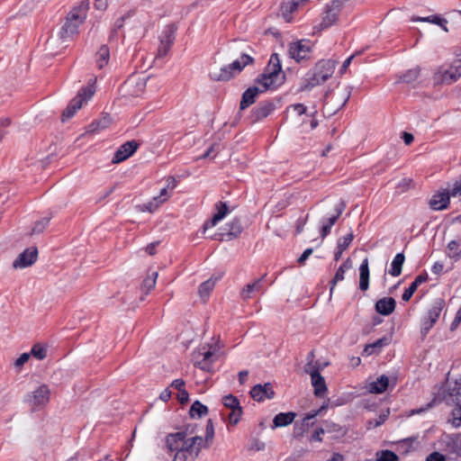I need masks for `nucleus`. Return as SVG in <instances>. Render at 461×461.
I'll list each match as a JSON object with an SVG mask.
<instances>
[{"instance_id":"nucleus-1","label":"nucleus","mask_w":461,"mask_h":461,"mask_svg":"<svg viewBox=\"0 0 461 461\" xmlns=\"http://www.w3.org/2000/svg\"><path fill=\"white\" fill-rule=\"evenodd\" d=\"M285 79V75L282 70L281 60L277 53L270 56L269 61L265 68L264 73L258 76L256 83L261 87L253 86L249 87L241 96L240 109L245 110L256 102L258 94L268 89H276Z\"/></svg>"},{"instance_id":"nucleus-2","label":"nucleus","mask_w":461,"mask_h":461,"mask_svg":"<svg viewBox=\"0 0 461 461\" xmlns=\"http://www.w3.org/2000/svg\"><path fill=\"white\" fill-rule=\"evenodd\" d=\"M191 434H168L166 444L168 449L175 452L174 461H194L201 447L212 442L213 434L190 437Z\"/></svg>"},{"instance_id":"nucleus-3","label":"nucleus","mask_w":461,"mask_h":461,"mask_svg":"<svg viewBox=\"0 0 461 461\" xmlns=\"http://www.w3.org/2000/svg\"><path fill=\"white\" fill-rule=\"evenodd\" d=\"M88 9L89 2L82 1L68 14L66 21L59 33L60 39L66 41L78 33V28L85 22Z\"/></svg>"},{"instance_id":"nucleus-4","label":"nucleus","mask_w":461,"mask_h":461,"mask_svg":"<svg viewBox=\"0 0 461 461\" xmlns=\"http://www.w3.org/2000/svg\"><path fill=\"white\" fill-rule=\"evenodd\" d=\"M335 63L330 59H322L315 64L305 76V83L301 90H310L314 86L325 83L334 73Z\"/></svg>"},{"instance_id":"nucleus-5","label":"nucleus","mask_w":461,"mask_h":461,"mask_svg":"<svg viewBox=\"0 0 461 461\" xmlns=\"http://www.w3.org/2000/svg\"><path fill=\"white\" fill-rule=\"evenodd\" d=\"M94 94L95 88L93 86L82 87L78 91L77 95L69 102L67 108L64 110L62 113V121L64 122L73 117L76 112L82 107L83 103L91 99Z\"/></svg>"},{"instance_id":"nucleus-6","label":"nucleus","mask_w":461,"mask_h":461,"mask_svg":"<svg viewBox=\"0 0 461 461\" xmlns=\"http://www.w3.org/2000/svg\"><path fill=\"white\" fill-rule=\"evenodd\" d=\"M325 406H321L316 411H312L304 415V417L299 421L296 420L294 423L295 429L299 430V432H306L311 428H313L312 432H325L328 430H336L335 428L330 429L327 425L325 428L317 424V416L325 409Z\"/></svg>"},{"instance_id":"nucleus-7","label":"nucleus","mask_w":461,"mask_h":461,"mask_svg":"<svg viewBox=\"0 0 461 461\" xmlns=\"http://www.w3.org/2000/svg\"><path fill=\"white\" fill-rule=\"evenodd\" d=\"M312 48L311 41L303 39L289 43L287 53L291 59L299 63L310 59Z\"/></svg>"},{"instance_id":"nucleus-8","label":"nucleus","mask_w":461,"mask_h":461,"mask_svg":"<svg viewBox=\"0 0 461 461\" xmlns=\"http://www.w3.org/2000/svg\"><path fill=\"white\" fill-rule=\"evenodd\" d=\"M445 306V301L441 298H438L434 301L430 309L428 311L426 316L422 319L420 333L422 336H426L431 328L438 321L441 312Z\"/></svg>"},{"instance_id":"nucleus-9","label":"nucleus","mask_w":461,"mask_h":461,"mask_svg":"<svg viewBox=\"0 0 461 461\" xmlns=\"http://www.w3.org/2000/svg\"><path fill=\"white\" fill-rule=\"evenodd\" d=\"M176 27L174 24L167 25L160 36V44L158 49V57L164 58L169 52L174 44Z\"/></svg>"},{"instance_id":"nucleus-10","label":"nucleus","mask_w":461,"mask_h":461,"mask_svg":"<svg viewBox=\"0 0 461 461\" xmlns=\"http://www.w3.org/2000/svg\"><path fill=\"white\" fill-rule=\"evenodd\" d=\"M276 110V104L274 101L260 102L256 107L251 110L249 120L251 123H256L259 121L269 116Z\"/></svg>"},{"instance_id":"nucleus-11","label":"nucleus","mask_w":461,"mask_h":461,"mask_svg":"<svg viewBox=\"0 0 461 461\" xmlns=\"http://www.w3.org/2000/svg\"><path fill=\"white\" fill-rule=\"evenodd\" d=\"M50 392L46 384L40 385L31 396V411L41 410L50 401Z\"/></svg>"},{"instance_id":"nucleus-12","label":"nucleus","mask_w":461,"mask_h":461,"mask_svg":"<svg viewBox=\"0 0 461 461\" xmlns=\"http://www.w3.org/2000/svg\"><path fill=\"white\" fill-rule=\"evenodd\" d=\"M222 403L226 408L230 410L229 413V422L230 424H237L242 414L239 399L232 394L225 395L222 398Z\"/></svg>"},{"instance_id":"nucleus-13","label":"nucleus","mask_w":461,"mask_h":461,"mask_svg":"<svg viewBox=\"0 0 461 461\" xmlns=\"http://www.w3.org/2000/svg\"><path fill=\"white\" fill-rule=\"evenodd\" d=\"M341 8L342 1L332 0L330 5L327 6L325 14L322 17V21L321 23V27L325 29L334 24V23L338 20Z\"/></svg>"},{"instance_id":"nucleus-14","label":"nucleus","mask_w":461,"mask_h":461,"mask_svg":"<svg viewBox=\"0 0 461 461\" xmlns=\"http://www.w3.org/2000/svg\"><path fill=\"white\" fill-rule=\"evenodd\" d=\"M459 77L456 75L453 66L448 68L439 67L433 76L435 84H447L450 85L456 82Z\"/></svg>"},{"instance_id":"nucleus-15","label":"nucleus","mask_w":461,"mask_h":461,"mask_svg":"<svg viewBox=\"0 0 461 461\" xmlns=\"http://www.w3.org/2000/svg\"><path fill=\"white\" fill-rule=\"evenodd\" d=\"M139 144L135 140L123 143L115 152L112 158L113 164L124 161L130 158L138 149Z\"/></svg>"},{"instance_id":"nucleus-16","label":"nucleus","mask_w":461,"mask_h":461,"mask_svg":"<svg viewBox=\"0 0 461 461\" xmlns=\"http://www.w3.org/2000/svg\"><path fill=\"white\" fill-rule=\"evenodd\" d=\"M346 208V203L344 201L340 200L334 207L335 214L331 217L323 221L321 229V237L324 239L330 233V230L332 226L336 223L339 216L342 214L343 211Z\"/></svg>"},{"instance_id":"nucleus-17","label":"nucleus","mask_w":461,"mask_h":461,"mask_svg":"<svg viewBox=\"0 0 461 461\" xmlns=\"http://www.w3.org/2000/svg\"><path fill=\"white\" fill-rule=\"evenodd\" d=\"M249 393L251 397L258 402H262L266 399H273L275 397L273 385L270 383L254 385Z\"/></svg>"},{"instance_id":"nucleus-18","label":"nucleus","mask_w":461,"mask_h":461,"mask_svg":"<svg viewBox=\"0 0 461 461\" xmlns=\"http://www.w3.org/2000/svg\"><path fill=\"white\" fill-rule=\"evenodd\" d=\"M444 400L447 402L461 403V377L454 383L447 384V389L444 394Z\"/></svg>"},{"instance_id":"nucleus-19","label":"nucleus","mask_w":461,"mask_h":461,"mask_svg":"<svg viewBox=\"0 0 461 461\" xmlns=\"http://www.w3.org/2000/svg\"><path fill=\"white\" fill-rule=\"evenodd\" d=\"M309 0H287L281 5V14L285 22L292 21V14L296 12L301 5H303Z\"/></svg>"},{"instance_id":"nucleus-20","label":"nucleus","mask_w":461,"mask_h":461,"mask_svg":"<svg viewBox=\"0 0 461 461\" xmlns=\"http://www.w3.org/2000/svg\"><path fill=\"white\" fill-rule=\"evenodd\" d=\"M242 229L240 219L234 218L226 224V231L219 234L221 236L219 240H222L227 238L228 240H231L242 232Z\"/></svg>"},{"instance_id":"nucleus-21","label":"nucleus","mask_w":461,"mask_h":461,"mask_svg":"<svg viewBox=\"0 0 461 461\" xmlns=\"http://www.w3.org/2000/svg\"><path fill=\"white\" fill-rule=\"evenodd\" d=\"M396 307V302L393 297H383L382 299H379L375 304V309L376 312H378L381 315H390Z\"/></svg>"},{"instance_id":"nucleus-22","label":"nucleus","mask_w":461,"mask_h":461,"mask_svg":"<svg viewBox=\"0 0 461 461\" xmlns=\"http://www.w3.org/2000/svg\"><path fill=\"white\" fill-rule=\"evenodd\" d=\"M215 209H216L217 212L212 216V218L211 220L207 221L204 223V225H203L204 230L215 226L229 212V207L225 202H218L215 204Z\"/></svg>"},{"instance_id":"nucleus-23","label":"nucleus","mask_w":461,"mask_h":461,"mask_svg":"<svg viewBox=\"0 0 461 461\" xmlns=\"http://www.w3.org/2000/svg\"><path fill=\"white\" fill-rule=\"evenodd\" d=\"M264 289L263 277L255 280L251 284H248L240 292V297L243 301H247L254 297L255 294L262 292Z\"/></svg>"},{"instance_id":"nucleus-24","label":"nucleus","mask_w":461,"mask_h":461,"mask_svg":"<svg viewBox=\"0 0 461 461\" xmlns=\"http://www.w3.org/2000/svg\"><path fill=\"white\" fill-rule=\"evenodd\" d=\"M32 227L31 228V235L40 234L49 225V222L50 221V215L49 213H46L45 215L41 216L39 213L34 212L32 217Z\"/></svg>"},{"instance_id":"nucleus-25","label":"nucleus","mask_w":461,"mask_h":461,"mask_svg":"<svg viewBox=\"0 0 461 461\" xmlns=\"http://www.w3.org/2000/svg\"><path fill=\"white\" fill-rule=\"evenodd\" d=\"M297 416L296 412L294 411H288V412H280L275 416L273 419V423L270 426L272 429H275L276 428H281L287 426L293 422L295 423V418Z\"/></svg>"},{"instance_id":"nucleus-26","label":"nucleus","mask_w":461,"mask_h":461,"mask_svg":"<svg viewBox=\"0 0 461 461\" xmlns=\"http://www.w3.org/2000/svg\"><path fill=\"white\" fill-rule=\"evenodd\" d=\"M449 194L447 192H440L432 196L429 201V205L433 210H444L449 203Z\"/></svg>"},{"instance_id":"nucleus-27","label":"nucleus","mask_w":461,"mask_h":461,"mask_svg":"<svg viewBox=\"0 0 461 461\" xmlns=\"http://www.w3.org/2000/svg\"><path fill=\"white\" fill-rule=\"evenodd\" d=\"M311 381L314 389V394L317 397H323L327 392V385L324 377L321 375V373H313L312 376L311 377Z\"/></svg>"},{"instance_id":"nucleus-28","label":"nucleus","mask_w":461,"mask_h":461,"mask_svg":"<svg viewBox=\"0 0 461 461\" xmlns=\"http://www.w3.org/2000/svg\"><path fill=\"white\" fill-rule=\"evenodd\" d=\"M124 87L131 95H139L145 88V81L140 78L131 77L124 83Z\"/></svg>"},{"instance_id":"nucleus-29","label":"nucleus","mask_w":461,"mask_h":461,"mask_svg":"<svg viewBox=\"0 0 461 461\" xmlns=\"http://www.w3.org/2000/svg\"><path fill=\"white\" fill-rule=\"evenodd\" d=\"M461 240H450L446 249V256L450 258L453 262H457L461 259Z\"/></svg>"},{"instance_id":"nucleus-30","label":"nucleus","mask_w":461,"mask_h":461,"mask_svg":"<svg viewBox=\"0 0 461 461\" xmlns=\"http://www.w3.org/2000/svg\"><path fill=\"white\" fill-rule=\"evenodd\" d=\"M389 386V378L385 375H382L368 385V391L372 393H382L387 390Z\"/></svg>"},{"instance_id":"nucleus-31","label":"nucleus","mask_w":461,"mask_h":461,"mask_svg":"<svg viewBox=\"0 0 461 461\" xmlns=\"http://www.w3.org/2000/svg\"><path fill=\"white\" fill-rule=\"evenodd\" d=\"M352 267V262L350 258H348L346 261H344L340 267L338 268L337 272L335 273V276H333L332 280L330 281V293L332 294L335 285L342 281L344 279V275L347 270L350 269Z\"/></svg>"},{"instance_id":"nucleus-32","label":"nucleus","mask_w":461,"mask_h":461,"mask_svg":"<svg viewBox=\"0 0 461 461\" xmlns=\"http://www.w3.org/2000/svg\"><path fill=\"white\" fill-rule=\"evenodd\" d=\"M369 287L368 259L365 258L359 267V289L366 291Z\"/></svg>"},{"instance_id":"nucleus-33","label":"nucleus","mask_w":461,"mask_h":461,"mask_svg":"<svg viewBox=\"0 0 461 461\" xmlns=\"http://www.w3.org/2000/svg\"><path fill=\"white\" fill-rule=\"evenodd\" d=\"M49 345L44 342H37L31 348V357L37 360H43L49 354Z\"/></svg>"},{"instance_id":"nucleus-34","label":"nucleus","mask_w":461,"mask_h":461,"mask_svg":"<svg viewBox=\"0 0 461 461\" xmlns=\"http://www.w3.org/2000/svg\"><path fill=\"white\" fill-rule=\"evenodd\" d=\"M390 343V339L386 337H383L377 340H375L374 343L368 344L364 348V354L366 356H370L373 354H378L382 348L384 346H387Z\"/></svg>"},{"instance_id":"nucleus-35","label":"nucleus","mask_w":461,"mask_h":461,"mask_svg":"<svg viewBox=\"0 0 461 461\" xmlns=\"http://www.w3.org/2000/svg\"><path fill=\"white\" fill-rule=\"evenodd\" d=\"M405 261V256L402 252L398 253L393 258L391 263L389 274L392 276H399L402 274V268Z\"/></svg>"},{"instance_id":"nucleus-36","label":"nucleus","mask_w":461,"mask_h":461,"mask_svg":"<svg viewBox=\"0 0 461 461\" xmlns=\"http://www.w3.org/2000/svg\"><path fill=\"white\" fill-rule=\"evenodd\" d=\"M110 50L106 45H102L96 53V65L99 69L104 68L109 62Z\"/></svg>"},{"instance_id":"nucleus-37","label":"nucleus","mask_w":461,"mask_h":461,"mask_svg":"<svg viewBox=\"0 0 461 461\" xmlns=\"http://www.w3.org/2000/svg\"><path fill=\"white\" fill-rule=\"evenodd\" d=\"M253 63L254 59L251 56L242 52L240 57L238 59L232 61L230 64L231 67L236 69V73H240L246 66Z\"/></svg>"},{"instance_id":"nucleus-38","label":"nucleus","mask_w":461,"mask_h":461,"mask_svg":"<svg viewBox=\"0 0 461 461\" xmlns=\"http://www.w3.org/2000/svg\"><path fill=\"white\" fill-rule=\"evenodd\" d=\"M111 122L112 120L110 116H103L101 119L96 120L89 124L87 132L95 133L99 131L106 129L110 125Z\"/></svg>"},{"instance_id":"nucleus-39","label":"nucleus","mask_w":461,"mask_h":461,"mask_svg":"<svg viewBox=\"0 0 461 461\" xmlns=\"http://www.w3.org/2000/svg\"><path fill=\"white\" fill-rule=\"evenodd\" d=\"M208 413V408L199 401H195L189 410L190 417L193 419L202 418Z\"/></svg>"},{"instance_id":"nucleus-40","label":"nucleus","mask_w":461,"mask_h":461,"mask_svg":"<svg viewBox=\"0 0 461 461\" xmlns=\"http://www.w3.org/2000/svg\"><path fill=\"white\" fill-rule=\"evenodd\" d=\"M170 197V194L167 190V187H164L160 190L159 195L154 197V202H150L148 204H145V210L152 212H153V203H156L155 207H158L160 203H163Z\"/></svg>"},{"instance_id":"nucleus-41","label":"nucleus","mask_w":461,"mask_h":461,"mask_svg":"<svg viewBox=\"0 0 461 461\" xmlns=\"http://www.w3.org/2000/svg\"><path fill=\"white\" fill-rule=\"evenodd\" d=\"M210 78L213 81H229L233 78L230 69L227 68V65L223 66L219 71L210 73Z\"/></svg>"},{"instance_id":"nucleus-42","label":"nucleus","mask_w":461,"mask_h":461,"mask_svg":"<svg viewBox=\"0 0 461 461\" xmlns=\"http://www.w3.org/2000/svg\"><path fill=\"white\" fill-rule=\"evenodd\" d=\"M216 280H213L212 278H210L203 283H202L199 286L198 293L200 294V297L205 302V300L208 298L210 293L212 291Z\"/></svg>"},{"instance_id":"nucleus-43","label":"nucleus","mask_w":461,"mask_h":461,"mask_svg":"<svg viewBox=\"0 0 461 461\" xmlns=\"http://www.w3.org/2000/svg\"><path fill=\"white\" fill-rule=\"evenodd\" d=\"M29 267V248H26L13 262L14 269L26 268Z\"/></svg>"},{"instance_id":"nucleus-44","label":"nucleus","mask_w":461,"mask_h":461,"mask_svg":"<svg viewBox=\"0 0 461 461\" xmlns=\"http://www.w3.org/2000/svg\"><path fill=\"white\" fill-rule=\"evenodd\" d=\"M416 21H421V22H429L434 24H438L441 26L446 32H447V29L446 27L447 20L444 18H441L438 15H430L427 17H419L416 19Z\"/></svg>"},{"instance_id":"nucleus-45","label":"nucleus","mask_w":461,"mask_h":461,"mask_svg":"<svg viewBox=\"0 0 461 461\" xmlns=\"http://www.w3.org/2000/svg\"><path fill=\"white\" fill-rule=\"evenodd\" d=\"M388 415H389V410H387L385 412L380 414L377 418L369 420L367 421L366 429H374L376 427L380 426L381 424H383L385 421V420L387 419Z\"/></svg>"},{"instance_id":"nucleus-46","label":"nucleus","mask_w":461,"mask_h":461,"mask_svg":"<svg viewBox=\"0 0 461 461\" xmlns=\"http://www.w3.org/2000/svg\"><path fill=\"white\" fill-rule=\"evenodd\" d=\"M420 76V68H414L406 71L402 77V81L405 83H412L418 79Z\"/></svg>"},{"instance_id":"nucleus-47","label":"nucleus","mask_w":461,"mask_h":461,"mask_svg":"<svg viewBox=\"0 0 461 461\" xmlns=\"http://www.w3.org/2000/svg\"><path fill=\"white\" fill-rule=\"evenodd\" d=\"M377 461H399L396 454L390 450H382L376 453Z\"/></svg>"},{"instance_id":"nucleus-48","label":"nucleus","mask_w":461,"mask_h":461,"mask_svg":"<svg viewBox=\"0 0 461 461\" xmlns=\"http://www.w3.org/2000/svg\"><path fill=\"white\" fill-rule=\"evenodd\" d=\"M451 422L455 428L461 426V403H456V407L452 411Z\"/></svg>"},{"instance_id":"nucleus-49","label":"nucleus","mask_w":461,"mask_h":461,"mask_svg":"<svg viewBox=\"0 0 461 461\" xmlns=\"http://www.w3.org/2000/svg\"><path fill=\"white\" fill-rule=\"evenodd\" d=\"M157 277L158 273L154 272L151 276L143 280L142 288L146 290V294H148L151 289L155 287Z\"/></svg>"},{"instance_id":"nucleus-50","label":"nucleus","mask_w":461,"mask_h":461,"mask_svg":"<svg viewBox=\"0 0 461 461\" xmlns=\"http://www.w3.org/2000/svg\"><path fill=\"white\" fill-rule=\"evenodd\" d=\"M448 442L449 449L453 452L461 453V438L455 435L454 438H450Z\"/></svg>"},{"instance_id":"nucleus-51","label":"nucleus","mask_w":461,"mask_h":461,"mask_svg":"<svg viewBox=\"0 0 461 461\" xmlns=\"http://www.w3.org/2000/svg\"><path fill=\"white\" fill-rule=\"evenodd\" d=\"M320 371L321 365L319 362L306 363L304 366V372L309 374L311 377L312 376L313 373H320Z\"/></svg>"},{"instance_id":"nucleus-52","label":"nucleus","mask_w":461,"mask_h":461,"mask_svg":"<svg viewBox=\"0 0 461 461\" xmlns=\"http://www.w3.org/2000/svg\"><path fill=\"white\" fill-rule=\"evenodd\" d=\"M417 288H418V286L416 285V284H414L412 282L410 285V286L407 289H405V291L403 292V294L402 295V301L408 302L411 298L413 294L416 292Z\"/></svg>"},{"instance_id":"nucleus-53","label":"nucleus","mask_w":461,"mask_h":461,"mask_svg":"<svg viewBox=\"0 0 461 461\" xmlns=\"http://www.w3.org/2000/svg\"><path fill=\"white\" fill-rule=\"evenodd\" d=\"M29 362V352H23L21 356L14 361V366L19 371L22 366Z\"/></svg>"},{"instance_id":"nucleus-54","label":"nucleus","mask_w":461,"mask_h":461,"mask_svg":"<svg viewBox=\"0 0 461 461\" xmlns=\"http://www.w3.org/2000/svg\"><path fill=\"white\" fill-rule=\"evenodd\" d=\"M353 240V234L349 233L346 236H344L341 240L339 241L337 249H341L342 250H345L348 249L349 244L351 243Z\"/></svg>"},{"instance_id":"nucleus-55","label":"nucleus","mask_w":461,"mask_h":461,"mask_svg":"<svg viewBox=\"0 0 461 461\" xmlns=\"http://www.w3.org/2000/svg\"><path fill=\"white\" fill-rule=\"evenodd\" d=\"M265 447V442L258 438H253L249 443V448L251 450H261Z\"/></svg>"},{"instance_id":"nucleus-56","label":"nucleus","mask_w":461,"mask_h":461,"mask_svg":"<svg viewBox=\"0 0 461 461\" xmlns=\"http://www.w3.org/2000/svg\"><path fill=\"white\" fill-rule=\"evenodd\" d=\"M306 435H307L306 440H308L310 442L312 448L317 447L318 444L320 442H321V440H322L320 434H306Z\"/></svg>"},{"instance_id":"nucleus-57","label":"nucleus","mask_w":461,"mask_h":461,"mask_svg":"<svg viewBox=\"0 0 461 461\" xmlns=\"http://www.w3.org/2000/svg\"><path fill=\"white\" fill-rule=\"evenodd\" d=\"M212 361L204 360L203 358L195 363V366L199 367L202 370L209 372L211 370Z\"/></svg>"},{"instance_id":"nucleus-58","label":"nucleus","mask_w":461,"mask_h":461,"mask_svg":"<svg viewBox=\"0 0 461 461\" xmlns=\"http://www.w3.org/2000/svg\"><path fill=\"white\" fill-rule=\"evenodd\" d=\"M447 193L449 194L450 196H456L461 195V182H456L453 185V187L450 189V191H447Z\"/></svg>"},{"instance_id":"nucleus-59","label":"nucleus","mask_w":461,"mask_h":461,"mask_svg":"<svg viewBox=\"0 0 461 461\" xmlns=\"http://www.w3.org/2000/svg\"><path fill=\"white\" fill-rule=\"evenodd\" d=\"M185 381L181 378H177V379H175L172 383H171V387L176 389L178 392L180 391H183L185 390Z\"/></svg>"},{"instance_id":"nucleus-60","label":"nucleus","mask_w":461,"mask_h":461,"mask_svg":"<svg viewBox=\"0 0 461 461\" xmlns=\"http://www.w3.org/2000/svg\"><path fill=\"white\" fill-rule=\"evenodd\" d=\"M445 460H446L445 456L438 452H433V453L429 454L426 458V461H445Z\"/></svg>"},{"instance_id":"nucleus-61","label":"nucleus","mask_w":461,"mask_h":461,"mask_svg":"<svg viewBox=\"0 0 461 461\" xmlns=\"http://www.w3.org/2000/svg\"><path fill=\"white\" fill-rule=\"evenodd\" d=\"M290 108H292L295 113H297L299 115H303L306 113V106L303 104H294L290 105Z\"/></svg>"},{"instance_id":"nucleus-62","label":"nucleus","mask_w":461,"mask_h":461,"mask_svg":"<svg viewBox=\"0 0 461 461\" xmlns=\"http://www.w3.org/2000/svg\"><path fill=\"white\" fill-rule=\"evenodd\" d=\"M177 400L179 401V402L181 404L186 403L188 402V400H189V393H188V392L185 389L183 390V391L178 392Z\"/></svg>"},{"instance_id":"nucleus-63","label":"nucleus","mask_w":461,"mask_h":461,"mask_svg":"<svg viewBox=\"0 0 461 461\" xmlns=\"http://www.w3.org/2000/svg\"><path fill=\"white\" fill-rule=\"evenodd\" d=\"M313 249H306L303 254L298 258V263L300 265H303L304 262L307 260V258L312 254Z\"/></svg>"},{"instance_id":"nucleus-64","label":"nucleus","mask_w":461,"mask_h":461,"mask_svg":"<svg viewBox=\"0 0 461 461\" xmlns=\"http://www.w3.org/2000/svg\"><path fill=\"white\" fill-rule=\"evenodd\" d=\"M455 71L456 72V75L460 77H461V55L460 58L456 59L452 64Z\"/></svg>"}]
</instances>
